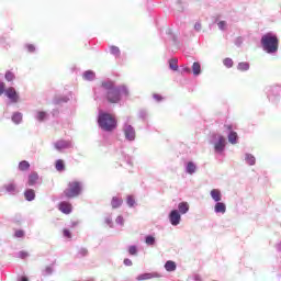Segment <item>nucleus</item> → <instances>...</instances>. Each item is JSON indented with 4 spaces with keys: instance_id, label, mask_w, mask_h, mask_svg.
I'll return each mask as SVG.
<instances>
[{
    "instance_id": "25",
    "label": "nucleus",
    "mask_w": 281,
    "mask_h": 281,
    "mask_svg": "<svg viewBox=\"0 0 281 281\" xmlns=\"http://www.w3.org/2000/svg\"><path fill=\"white\" fill-rule=\"evenodd\" d=\"M165 269L166 271H169V272L177 271V263L172 260H168L165 263Z\"/></svg>"
},
{
    "instance_id": "46",
    "label": "nucleus",
    "mask_w": 281,
    "mask_h": 281,
    "mask_svg": "<svg viewBox=\"0 0 281 281\" xmlns=\"http://www.w3.org/2000/svg\"><path fill=\"white\" fill-rule=\"evenodd\" d=\"M25 236V232L22 229L15 231L14 237L15 238H23Z\"/></svg>"
},
{
    "instance_id": "48",
    "label": "nucleus",
    "mask_w": 281,
    "mask_h": 281,
    "mask_svg": "<svg viewBox=\"0 0 281 281\" xmlns=\"http://www.w3.org/2000/svg\"><path fill=\"white\" fill-rule=\"evenodd\" d=\"M244 42H245V38H243L241 36L237 37V38L235 40V45H236V47H240Z\"/></svg>"
},
{
    "instance_id": "42",
    "label": "nucleus",
    "mask_w": 281,
    "mask_h": 281,
    "mask_svg": "<svg viewBox=\"0 0 281 281\" xmlns=\"http://www.w3.org/2000/svg\"><path fill=\"white\" fill-rule=\"evenodd\" d=\"M25 48L27 49L29 54H34L36 52V46L33 44H26Z\"/></svg>"
},
{
    "instance_id": "45",
    "label": "nucleus",
    "mask_w": 281,
    "mask_h": 281,
    "mask_svg": "<svg viewBox=\"0 0 281 281\" xmlns=\"http://www.w3.org/2000/svg\"><path fill=\"white\" fill-rule=\"evenodd\" d=\"M116 225H121V227H124V217L122 215H119L115 220Z\"/></svg>"
},
{
    "instance_id": "58",
    "label": "nucleus",
    "mask_w": 281,
    "mask_h": 281,
    "mask_svg": "<svg viewBox=\"0 0 281 281\" xmlns=\"http://www.w3.org/2000/svg\"><path fill=\"white\" fill-rule=\"evenodd\" d=\"M127 164H130V165H131V164H132V162H131V160H128V161H127Z\"/></svg>"
},
{
    "instance_id": "39",
    "label": "nucleus",
    "mask_w": 281,
    "mask_h": 281,
    "mask_svg": "<svg viewBox=\"0 0 281 281\" xmlns=\"http://www.w3.org/2000/svg\"><path fill=\"white\" fill-rule=\"evenodd\" d=\"M126 203L128 207H135V198H133V195H127Z\"/></svg>"
},
{
    "instance_id": "51",
    "label": "nucleus",
    "mask_w": 281,
    "mask_h": 281,
    "mask_svg": "<svg viewBox=\"0 0 281 281\" xmlns=\"http://www.w3.org/2000/svg\"><path fill=\"white\" fill-rule=\"evenodd\" d=\"M63 234H64L65 238H71V231L65 228V229L63 231Z\"/></svg>"
},
{
    "instance_id": "31",
    "label": "nucleus",
    "mask_w": 281,
    "mask_h": 281,
    "mask_svg": "<svg viewBox=\"0 0 281 281\" xmlns=\"http://www.w3.org/2000/svg\"><path fill=\"white\" fill-rule=\"evenodd\" d=\"M19 170L25 172V170H30V162L27 160H22L19 162Z\"/></svg>"
},
{
    "instance_id": "11",
    "label": "nucleus",
    "mask_w": 281,
    "mask_h": 281,
    "mask_svg": "<svg viewBox=\"0 0 281 281\" xmlns=\"http://www.w3.org/2000/svg\"><path fill=\"white\" fill-rule=\"evenodd\" d=\"M4 95L10 99V102H12V104H16V102H19V92H16V89H14V87L7 88L4 91Z\"/></svg>"
},
{
    "instance_id": "9",
    "label": "nucleus",
    "mask_w": 281,
    "mask_h": 281,
    "mask_svg": "<svg viewBox=\"0 0 281 281\" xmlns=\"http://www.w3.org/2000/svg\"><path fill=\"white\" fill-rule=\"evenodd\" d=\"M55 150L58 153H63V150H69V148H74V142L59 139L54 143Z\"/></svg>"
},
{
    "instance_id": "57",
    "label": "nucleus",
    "mask_w": 281,
    "mask_h": 281,
    "mask_svg": "<svg viewBox=\"0 0 281 281\" xmlns=\"http://www.w3.org/2000/svg\"><path fill=\"white\" fill-rule=\"evenodd\" d=\"M16 222H18V223H21V217H19V218L16 220Z\"/></svg>"
},
{
    "instance_id": "54",
    "label": "nucleus",
    "mask_w": 281,
    "mask_h": 281,
    "mask_svg": "<svg viewBox=\"0 0 281 281\" xmlns=\"http://www.w3.org/2000/svg\"><path fill=\"white\" fill-rule=\"evenodd\" d=\"M53 269H52V267H47L46 269H45V276H52V273H53Z\"/></svg>"
},
{
    "instance_id": "47",
    "label": "nucleus",
    "mask_w": 281,
    "mask_h": 281,
    "mask_svg": "<svg viewBox=\"0 0 281 281\" xmlns=\"http://www.w3.org/2000/svg\"><path fill=\"white\" fill-rule=\"evenodd\" d=\"M180 74H192V69L188 66H182L180 69Z\"/></svg>"
},
{
    "instance_id": "30",
    "label": "nucleus",
    "mask_w": 281,
    "mask_h": 281,
    "mask_svg": "<svg viewBox=\"0 0 281 281\" xmlns=\"http://www.w3.org/2000/svg\"><path fill=\"white\" fill-rule=\"evenodd\" d=\"M55 168L57 172H63L65 170V161L63 159L56 160Z\"/></svg>"
},
{
    "instance_id": "55",
    "label": "nucleus",
    "mask_w": 281,
    "mask_h": 281,
    "mask_svg": "<svg viewBox=\"0 0 281 281\" xmlns=\"http://www.w3.org/2000/svg\"><path fill=\"white\" fill-rule=\"evenodd\" d=\"M21 281H30L27 277H22Z\"/></svg>"
},
{
    "instance_id": "17",
    "label": "nucleus",
    "mask_w": 281,
    "mask_h": 281,
    "mask_svg": "<svg viewBox=\"0 0 281 281\" xmlns=\"http://www.w3.org/2000/svg\"><path fill=\"white\" fill-rule=\"evenodd\" d=\"M210 194H211V198L213 199V201H215V203L223 201V194H221V190L213 189V190H211Z\"/></svg>"
},
{
    "instance_id": "15",
    "label": "nucleus",
    "mask_w": 281,
    "mask_h": 281,
    "mask_svg": "<svg viewBox=\"0 0 281 281\" xmlns=\"http://www.w3.org/2000/svg\"><path fill=\"white\" fill-rule=\"evenodd\" d=\"M37 182H38V173L36 171L31 172L29 175L27 186L32 188L36 186Z\"/></svg>"
},
{
    "instance_id": "52",
    "label": "nucleus",
    "mask_w": 281,
    "mask_h": 281,
    "mask_svg": "<svg viewBox=\"0 0 281 281\" xmlns=\"http://www.w3.org/2000/svg\"><path fill=\"white\" fill-rule=\"evenodd\" d=\"M153 98H154V100H156V102H161V100H164V97H161V94H157V93H155L153 95Z\"/></svg>"
},
{
    "instance_id": "28",
    "label": "nucleus",
    "mask_w": 281,
    "mask_h": 281,
    "mask_svg": "<svg viewBox=\"0 0 281 281\" xmlns=\"http://www.w3.org/2000/svg\"><path fill=\"white\" fill-rule=\"evenodd\" d=\"M110 54L115 58H120V56L122 55V52L120 50V47L112 45L110 46Z\"/></svg>"
},
{
    "instance_id": "26",
    "label": "nucleus",
    "mask_w": 281,
    "mask_h": 281,
    "mask_svg": "<svg viewBox=\"0 0 281 281\" xmlns=\"http://www.w3.org/2000/svg\"><path fill=\"white\" fill-rule=\"evenodd\" d=\"M250 65L249 61H240L237 65V70L238 71H249Z\"/></svg>"
},
{
    "instance_id": "32",
    "label": "nucleus",
    "mask_w": 281,
    "mask_h": 281,
    "mask_svg": "<svg viewBox=\"0 0 281 281\" xmlns=\"http://www.w3.org/2000/svg\"><path fill=\"white\" fill-rule=\"evenodd\" d=\"M145 243L149 247H153V245H155L157 243V239L153 235H147V236H145Z\"/></svg>"
},
{
    "instance_id": "10",
    "label": "nucleus",
    "mask_w": 281,
    "mask_h": 281,
    "mask_svg": "<svg viewBox=\"0 0 281 281\" xmlns=\"http://www.w3.org/2000/svg\"><path fill=\"white\" fill-rule=\"evenodd\" d=\"M169 223L172 227H177V225L181 224V215L179 214V210H171L168 215Z\"/></svg>"
},
{
    "instance_id": "2",
    "label": "nucleus",
    "mask_w": 281,
    "mask_h": 281,
    "mask_svg": "<svg viewBox=\"0 0 281 281\" xmlns=\"http://www.w3.org/2000/svg\"><path fill=\"white\" fill-rule=\"evenodd\" d=\"M261 47L266 54H278L280 40L273 32H268L261 36Z\"/></svg>"
},
{
    "instance_id": "3",
    "label": "nucleus",
    "mask_w": 281,
    "mask_h": 281,
    "mask_svg": "<svg viewBox=\"0 0 281 281\" xmlns=\"http://www.w3.org/2000/svg\"><path fill=\"white\" fill-rule=\"evenodd\" d=\"M98 124L99 127L106 133H111V131L117 127V121H115V119L106 112L99 113Z\"/></svg>"
},
{
    "instance_id": "50",
    "label": "nucleus",
    "mask_w": 281,
    "mask_h": 281,
    "mask_svg": "<svg viewBox=\"0 0 281 281\" xmlns=\"http://www.w3.org/2000/svg\"><path fill=\"white\" fill-rule=\"evenodd\" d=\"M194 30L196 32H201V30H203V25L201 24V22H195Z\"/></svg>"
},
{
    "instance_id": "56",
    "label": "nucleus",
    "mask_w": 281,
    "mask_h": 281,
    "mask_svg": "<svg viewBox=\"0 0 281 281\" xmlns=\"http://www.w3.org/2000/svg\"><path fill=\"white\" fill-rule=\"evenodd\" d=\"M56 113H58V111L54 110V111H53V115H56Z\"/></svg>"
},
{
    "instance_id": "18",
    "label": "nucleus",
    "mask_w": 281,
    "mask_h": 281,
    "mask_svg": "<svg viewBox=\"0 0 281 281\" xmlns=\"http://www.w3.org/2000/svg\"><path fill=\"white\" fill-rule=\"evenodd\" d=\"M59 210L63 212V214H71V203L65 201L60 202Z\"/></svg>"
},
{
    "instance_id": "59",
    "label": "nucleus",
    "mask_w": 281,
    "mask_h": 281,
    "mask_svg": "<svg viewBox=\"0 0 281 281\" xmlns=\"http://www.w3.org/2000/svg\"><path fill=\"white\" fill-rule=\"evenodd\" d=\"M168 33L170 34V30L168 31Z\"/></svg>"
},
{
    "instance_id": "6",
    "label": "nucleus",
    "mask_w": 281,
    "mask_h": 281,
    "mask_svg": "<svg viewBox=\"0 0 281 281\" xmlns=\"http://www.w3.org/2000/svg\"><path fill=\"white\" fill-rule=\"evenodd\" d=\"M216 155H223L225 153V146H227V140L223 135H215L212 142Z\"/></svg>"
},
{
    "instance_id": "12",
    "label": "nucleus",
    "mask_w": 281,
    "mask_h": 281,
    "mask_svg": "<svg viewBox=\"0 0 281 281\" xmlns=\"http://www.w3.org/2000/svg\"><path fill=\"white\" fill-rule=\"evenodd\" d=\"M153 278H161V274L157 273V272H146V273H142L139 274L136 280L138 281H144V280H153Z\"/></svg>"
},
{
    "instance_id": "49",
    "label": "nucleus",
    "mask_w": 281,
    "mask_h": 281,
    "mask_svg": "<svg viewBox=\"0 0 281 281\" xmlns=\"http://www.w3.org/2000/svg\"><path fill=\"white\" fill-rule=\"evenodd\" d=\"M5 83L3 81H0V95H2L3 93L5 94Z\"/></svg>"
},
{
    "instance_id": "7",
    "label": "nucleus",
    "mask_w": 281,
    "mask_h": 281,
    "mask_svg": "<svg viewBox=\"0 0 281 281\" xmlns=\"http://www.w3.org/2000/svg\"><path fill=\"white\" fill-rule=\"evenodd\" d=\"M122 132L126 142H135L137 132H135V127H133V125L128 124V121L123 124Z\"/></svg>"
},
{
    "instance_id": "53",
    "label": "nucleus",
    "mask_w": 281,
    "mask_h": 281,
    "mask_svg": "<svg viewBox=\"0 0 281 281\" xmlns=\"http://www.w3.org/2000/svg\"><path fill=\"white\" fill-rule=\"evenodd\" d=\"M123 263L125 265V267H133V261L128 258L124 259Z\"/></svg>"
},
{
    "instance_id": "1",
    "label": "nucleus",
    "mask_w": 281,
    "mask_h": 281,
    "mask_svg": "<svg viewBox=\"0 0 281 281\" xmlns=\"http://www.w3.org/2000/svg\"><path fill=\"white\" fill-rule=\"evenodd\" d=\"M100 91H103V95L111 104H120L122 99L128 97V88L126 86H115V82L111 80L102 81L101 88L94 89L95 98H100Z\"/></svg>"
},
{
    "instance_id": "23",
    "label": "nucleus",
    "mask_w": 281,
    "mask_h": 281,
    "mask_svg": "<svg viewBox=\"0 0 281 281\" xmlns=\"http://www.w3.org/2000/svg\"><path fill=\"white\" fill-rule=\"evenodd\" d=\"M244 161H246L248 166H256V157L251 154H245Z\"/></svg>"
},
{
    "instance_id": "41",
    "label": "nucleus",
    "mask_w": 281,
    "mask_h": 281,
    "mask_svg": "<svg viewBox=\"0 0 281 281\" xmlns=\"http://www.w3.org/2000/svg\"><path fill=\"white\" fill-rule=\"evenodd\" d=\"M128 254H130V256H137V246H135V245L130 246Z\"/></svg>"
},
{
    "instance_id": "4",
    "label": "nucleus",
    "mask_w": 281,
    "mask_h": 281,
    "mask_svg": "<svg viewBox=\"0 0 281 281\" xmlns=\"http://www.w3.org/2000/svg\"><path fill=\"white\" fill-rule=\"evenodd\" d=\"M66 199H76L82 194V182L71 181L64 191Z\"/></svg>"
},
{
    "instance_id": "40",
    "label": "nucleus",
    "mask_w": 281,
    "mask_h": 281,
    "mask_svg": "<svg viewBox=\"0 0 281 281\" xmlns=\"http://www.w3.org/2000/svg\"><path fill=\"white\" fill-rule=\"evenodd\" d=\"M87 254H89V250H87V248H79L77 256L78 258H85Z\"/></svg>"
},
{
    "instance_id": "35",
    "label": "nucleus",
    "mask_w": 281,
    "mask_h": 281,
    "mask_svg": "<svg viewBox=\"0 0 281 281\" xmlns=\"http://www.w3.org/2000/svg\"><path fill=\"white\" fill-rule=\"evenodd\" d=\"M178 60L177 59H170L169 60V69L172 71H179V65H177Z\"/></svg>"
},
{
    "instance_id": "37",
    "label": "nucleus",
    "mask_w": 281,
    "mask_h": 281,
    "mask_svg": "<svg viewBox=\"0 0 281 281\" xmlns=\"http://www.w3.org/2000/svg\"><path fill=\"white\" fill-rule=\"evenodd\" d=\"M4 78H5L7 82H12V81H14V78H16V76H14V72L8 70L4 75Z\"/></svg>"
},
{
    "instance_id": "5",
    "label": "nucleus",
    "mask_w": 281,
    "mask_h": 281,
    "mask_svg": "<svg viewBox=\"0 0 281 281\" xmlns=\"http://www.w3.org/2000/svg\"><path fill=\"white\" fill-rule=\"evenodd\" d=\"M266 93L269 102H272V104H278V102H280V95H281L280 86H268L266 88Z\"/></svg>"
},
{
    "instance_id": "43",
    "label": "nucleus",
    "mask_w": 281,
    "mask_h": 281,
    "mask_svg": "<svg viewBox=\"0 0 281 281\" xmlns=\"http://www.w3.org/2000/svg\"><path fill=\"white\" fill-rule=\"evenodd\" d=\"M104 221L105 224L109 225V227H113V217L111 215H106Z\"/></svg>"
},
{
    "instance_id": "21",
    "label": "nucleus",
    "mask_w": 281,
    "mask_h": 281,
    "mask_svg": "<svg viewBox=\"0 0 281 281\" xmlns=\"http://www.w3.org/2000/svg\"><path fill=\"white\" fill-rule=\"evenodd\" d=\"M122 203H124L122 198L113 196L112 201H111V206H112L113 210H117L119 207H122Z\"/></svg>"
},
{
    "instance_id": "24",
    "label": "nucleus",
    "mask_w": 281,
    "mask_h": 281,
    "mask_svg": "<svg viewBox=\"0 0 281 281\" xmlns=\"http://www.w3.org/2000/svg\"><path fill=\"white\" fill-rule=\"evenodd\" d=\"M11 120L14 124H21L23 122V114L21 112H14Z\"/></svg>"
},
{
    "instance_id": "36",
    "label": "nucleus",
    "mask_w": 281,
    "mask_h": 281,
    "mask_svg": "<svg viewBox=\"0 0 281 281\" xmlns=\"http://www.w3.org/2000/svg\"><path fill=\"white\" fill-rule=\"evenodd\" d=\"M47 117V112L40 111L36 113L35 119L38 122H44V120Z\"/></svg>"
},
{
    "instance_id": "44",
    "label": "nucleus",
    "mask_w": 281,
    "mask_h": 281,
    "mask_svg": "<svg viewBox=\"0 0 281 281\" xmlns=\"http://www.w3.org/2000/svg\"><path fill=\"white\" fill-rule=\"evenodd\" d=\"M30 256V254L27 251H20L18 252V258H21V260H25V258H27Z\"/></svg>"
},
{
    "instance_id": "19",
    "label": "nucleus",
    "mask_w": 281,
    "mask_h": 281,
    "mask_svg": "<svg viewBox=\"0 0 281 281\" xmlns=\"http://www.w3.org/2000/svg\"><path fill=\"white\" fill-rule=\"evenodd\" d=\"M24 199L25 201L32 202L36 199V192L33 189H26L24 191Z\"/></svg>"
},
{
    "instance_id": "29",
    "label": "nucleus",
    "mask_w": 281,
    "mask_h": 281,
    "mask_svg": "<svg viewBox=\"0 0 281 281\" xmlns=\"http://www.w3.org/2000/svg\"><path fill=\"white\" fill-rule=\"evenodd\" d=\"M54 104L58 105V104H67V102H69V98L68 97H57L54 99Z\"/></svg>"
},
{
    "instance_id": "13",
    "label": "nucleus",
    "mask_w": 281,
    "mask_h": 281,
    "mask_svg": "<svg viewBox=\"0 0 281 281\" xmlns=\"http://www.w3.org/2000/svg\"><path fill=\"white\" fill-rule=\"evenodd\" d=\"M215 214H225L227 212V205L225 202H216L214 205Z\"/></svg>"
},
{
    "instance_id": "34",
    "label": "nucleus",
    "mask_w": 281,
    "mask_h": 281,
    "mask_svg": "<svg viewBox=\"0 0 281 281\" xmlns=\"http://www.w3.org/2000/svg\"><path fill=\"white\" fill-rule=\"evenodd\" d=\"M138 117L139 120H142L143 122H146V120H148V111L147 110H139L138 111Z\"/></svg>"
},
{
    "instance_id": "33",
    "label": "nucleus",
    "mask_w": 281,
    "mask_h": 281,
    "mask_svg": "<svg viewBox=\"0 0 281 281\" xmlns=\"http://www.w3.org/2000/svg\"><path fill=\"white\" fill-rule=\"evenodd\" d=\"M223 65L227 69H232L234 67V59H232L229 57H226V58L223 59Z\"/></svg>"
},
{
    "instance_id": "27",
    "label": "nucleus",
    "mask_w": 281,
    "mask_h": 281,
    "mask_svg": "<svg viewBox=\"0 0 281 281\" xmlns=\"http://www.w3.org/2000/svg\"><path fill=\"white\" fill-rule=\"evenodd\" d=\"M201 72H202V70H201V64L199 63V61H195V63H193V65H192V74H193V76H201Z\"/></svg>"
},
{
    "instance_id": "20",
    "label": "nucleus",
    "mask_w": 281,
    "mask_h": 281,
    "mask_svg": "<svg viewBox=\"0 0 281 281\" xmlns=\"http://www.w3.org/2000/svg\"><path fill=\"white\" fill-rule=\"evenodd\" d=\"M178 212L179 214H188V212H190V204H188V202H180L178 204Z\"/></svg>"
},
{
    "instance_id": "14",
    "label": "nucleus",
    "mask_w": 281,
    "mask_h": 281,
    "mask_svg": "<svg viewBox=\"0 0 281 281\" xmlns=\"http://www.w3.org/2000/svg\"><path fill=\"white\" fill-rule=\"evenodd\" d=\"M184 172H187V175H194L196 172V164H194V161H188L184 165Z\"/></svg>"
},
{
    "instance_id": "16",
    "label": "nucleus",
    "mask_w": 281,
    "mask_h": 281,
    "mask_svg": "<svg viewBox=\"0 0 281 281\" xmlns=\"http://www.w3.org/2000/svg\"><path fill=\"white\" fill-rule=\"evenodd\" d=\"M228 131H229L228 133L229 144H233V145L238 144V133L232 131V126H228Z\"/></svg>"
},
{
    "instance_id": "38",
    "label": "nucleus",
    "mask_w": 281,
    "mask_h": 281,
    "mask_svg": "<svg viewBox=\"0 0 281 281\" xmlns=\"http://www.w3.org/2000/svg\"><path fill=\"white\" fill-rule=\"evenodd\" d=\"M217 27L218 30H221V32H225V30H227V22L226 21L217 22Z\"/></svg>"
},
{
    "instance_id": "22",
    "label": "nucleus",
    "mask_w": 281,
    "mask_h": 281,
    "mask_svg": "<svg viewBox=\"0 0 281 281\" xmlns=\"http://www.w3.org/2000/svg\"><path fill=\"white\" fill-rule=\"evenodd\" d=\"M82 78L89 82H92V80H95V72L93 70H86L82 74Z\"/></svg>"
},
{
    "instance_id": "8",
    "label": "nucleus",
    "mask_w": 281,
    "mask_h": 281,
    "mask_svg": "<svg viewBox=\"0 0 281 281\" xmlns=\"http://www.w3.org/2000/svg\"><path fill=\"white\" fill-rule=\"evenodd\" d=\"M1 190H4V192L10 196H16V193L19 192V187L16 186V182L14 180H10L9 182L4 183L2 188H0V192Z\"/></svg>"
}]
</instances>
